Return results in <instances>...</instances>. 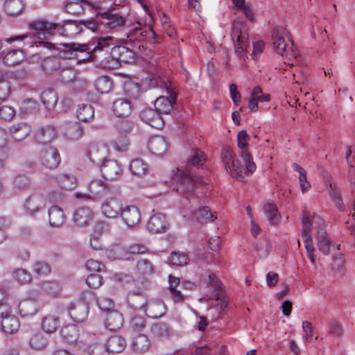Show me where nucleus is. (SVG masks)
Here are the masks:
<instances>
[{"instance_id": "nucleus-1", "label": "nucleus", "mask_w": 355, "mask_h": 355, "mask_svg": "<svg viewBox=\"0 0 355 355\" xmlns=\"http://www.w3.org/2000/svg\"><path fill=\"white\" fill-rule=\"evenodd\" d=\"M79 25H83L92 31L99 30L101 26L98 19L96 20L93 19L81 20L78 22L69 21L64 25L50 22L44 19H36L28 23V28L35 31L34 35L38 39L37 41L35 42L36 46H43L49 49H55V44L46 41V40L49 39L50 37L56 33L64 36L79 33Z\"/></svg>"}, {"instance_id": "nucleus-2", "label": "nucleus", "mask_w": 355, "mask_h": 355, "mask_svg": "<svg viewBox=\"0 0 355 355\" xmlns=\"http://www.w3.org/2000/svg\"><path fill=\"white\" fill-rule=\"evenodd\" d=\"M150 86L163 89L169 95V97L161 96L154 103L155 108L160 115L168 114L173 110L177 99V94L173 90L172 83L168 79L158 76L150 79Z\"/></svg>"}, {"instance_id": "nucleus-3", "label": "nucleus", "mask_w": 355, "mask_h": 355, "mask_svg": "<svg viewBox=\"0 0 355 355\" xmlns=\"http://www.w3.org/2000/svg\"><path fill=\"white\" fill-rule=\"evenodd\" d=\"M204 183L202 177L196 172H187L178 168L173 178V189L182 196L189 197L194 194L196 184Z\"/></svg>"}, {"instance_id": "nucleus-4", "label": "nucleus", "mask_w": 355, "mask_h": 355, "mask_svg": "<svg viewBox=\"0 0 355 355\" xmlns=\"http://www.w3.org/2000/svg\"><path fill=\"white\" fill-rule=\"evenodd\" d=\"M96 10V18L105 29L117 30L125 25V19L113 8H104L100 5L93 6Z\"/></svg>"}, {"instance_id": "nucleus-5", "label": "nucleus", "mask_w": 355, "mask_h": 355, "mask_svg": "<svg viewBox=\"0 0 355 355\" xmlns=\"http://www.w3.org/2000/svg\"><path fill=\"white\" fill-rule=\"evenodd\" d=\"M234 42L235 53L241 59L245 60L248 48L250 46L248 33L245 26L239 22L234 23L232 26L231 33Z\"/></svg>"}, {"instance_id": "nucleus-6", "label": "nucleus", "mask_w": 355, "mask_h": 355, "mask_svg": "<svg viewBox=\"0 0 355 355\" xmlns=\"http://www.w3.org/2000/svg\"><path fill=\"white\" fill-rule=\"evenodd\" d=\"M237 146L239 149V156L245 164V172L246 175L252 174L256 170V164L253 161L252 156L248 149L250 136L245 130L239 131L236 137Z\"/></svg>"}, {"instance_id": "nucleus-7", "label": "nucleus", "mask_w": 355, "mask_h": 355, "mask_svg": "<svg viewBox=\"0 0 355 355\" xmlns=\"http://www.w3.org/2000/svg\"><path fill=\"white\" fill-rule=\"evenodd\" d=\"M89 292H84L80 295V300L76 302H71L66 310L71 319L76 322H84L88 316L89 306L87 302V295Z\"/></svg>"}, {"instance_id": "nucleus-8", "label": "nucleus", "mask_w": 355, "mask_h": 355, "mask_svg": "<svg viewBox=\"0 0 355 355\" xmlns=\"http://www.w3.org/2000/svg\"><path fill=\"white\" fill-rule=\"evenodd\" d=\"M302 232L303 242L305 245L309 258L313 264L315 263V255L314 254L315 248L312 245V236L311 234V227L312 225V220L310 214L308 211L303 213L302 220Z\"/></svg>"}, {"instance_id": "nucleus-9", "label": "nucleus", "mask_w": 355, "mask_h": 355, "mask_svg": "<svg viewBox=\"0 0 355 355\" xmlns=\"http://www.w3.org/2000/svg\"><path fill=\"white\" fill-rule=\"evenodd\" d=\"M313 223L317 225L315 238L318 248L324 255H328L330 252L331 242L324 229V220L320 217L314 216Z\"/></svg>"}, {"instance_id": "nucleus-10", "label": "nucleus", "mask_w": 355, "mask_h": 355, "mask_svg": "<svg viewBox=\"0 0 355 355\" xmlns=\"http://www.w3.org/2000/svg\"><path fill=\"white\" fill-rule=\"evenodd\" d=\"M63 49L58 48V57L63 59L76 58L78 62L85 61L84 58H79V53H86L89 51V45L78 43H64L60 44Z\"/></svg>"}, {"instance_id": "nucleus-11", "label": "nucleus", "mask_w": 355, "mask_h": 355, "mask_svg": "<svg viewBox=\"0 0 355 355\" xmlns=\"http://www.w3.org/2000/svg\"><path fill=\"white\" fill-rule=\"evenodd\" d=\"M40 162L46 168H56L61 162L58 150L52 146L44 147L40 153Z\"/></svg>"}, {"instance_id": "nucleus-12", "label": "nucleus", "mask_w": 355, "mask_h": 355, "mask_svg": "<svg viewBox=\"0 0 355 355\" xmlns=\"http://www.w3.org/2000/svg\"><path fill=\"white\" fill-rule=\"evenodd\" d=\"M148 297L147 293L139 290H133L128 293L127 303L128 307L134 311H146Z\"/></svg>"}, {"instance_id": "nucleus-13", "label": "nucleus", "mask_w": 355, "mask_h": 355, "mask_svg": "<svg viewBox=\"0 0 355 355\" xmlns=\"http://www.w3.org/2000/svg\"><path fill=\"white\" fill-rule=\"evenodd\" d=\"M101 172L105 179L114 180L121 176V164L114 159H106L101 165Z\"/></svg>"}, {"instance_id": "nucleus-14", "label": "nucleus", "mask_w": 355, "mask_h": 355, "mask_svg": "<svg viewBox=\"0 0 355 355\" xmlns=\"http://www.w3.org/2000/svg\"><path fill=\"white\" fill-rule=\"evenodd\" d=\"M286 35V30L283 28L274 29L272 35L273 48L282 57H288L289 53L288 44L286 43L284 37Z\"/></svg>"}, {"instance_id": "nucleus-15", "label": "nucleus", "mask_w": 355, "mask_h": 355, "mask_svg": "<svg viewBox=\"0 0 355 355\" xmlns=\"http://www.w3.org/2000/svg\"><path fill=\"white\" fill-rule=\"evenodd\" d=\"M139 116L143 121L155 128L162 129L164 126V121L155 108L144 109Z\"/></svg>"}, {"instance_id": "nucleus-16", "label": "nucleus", "mask_w": 355, "mask_h": 355, "mask_svg": "<svg viewBox=\"0 0 355 355\" xmlns=\"http://www.w3.org/2000/svg\"><path fill=\"white\" fill-rule=\"evenodd\" d=\"M147 228L153 233L165 232L168 228V223L165 215L157 213L152 216L148 222Z\"/></svg>"}, {"instance_id": "nucleus-17", "label": "nucleus", "mask_w": 355, "mask_h": 355, "mask_svg": "<svg viewBox=\"0 0 355 355\" xmlns=\"http://www.w3.org/2000/svg\"><path fill=\"white\" fill-rule=\"evenodd\" d=\"M123 220L129 227H133L141 221V213L139 208L135 205H128L123 209L121 214Z\"/></svg>"}, {"instance_id": "nucleus-18", "label": "nucleus", "mask_w": 355, "mask_h": 355, "mask_svg": "<svg viewBox=\"0 0 355 355\" xmlns=\"http://www.w3.org/2000/svg\"><path fill=\"white\" fill-rule=\"evenodd\" d=\"M103 214L107 218H115L119 214H121L122 204L116 198L107 199L101 205Z\"/></svg>"}, {"instance_id": "nucleus-19", "label": "nucleus", "mask_w": 355, "mask_h": 355, "mask_svg": "<svg viewBox=\"0 0 355 355\" xmlns=\"http://www.w3.org/2000/svg\"><path fill=\"white\" fill-rule=\"evenodd\" d=\"M0 316L2 318L1 328L5 333L14 334L20 327V322L17 317L10 315L8 311H0Z\"/></svg>"}, {"instance_id": "nucleus-20", "label": "nucleus", "mask_w": 355, "mask_h": 355, "mask_svg": "<svg viewBox=\"0 0 355 355\" xmlns=\"http://www.w3.org/2000/svg\"><path fill=\"white\" fill-rule=\"evenodd\" d=\"M135 52L125 46H115L112 48V56L118 59L120 63L128 64L135 61Z\"/></svg>"}, {"instance_id": "nucleus-21", "label": "nucleus", "mask_w": 355, "mask_h": 355, "mask_svg": "<svg viewBox=\"0 0 355 355\" xmlns=\"http://www.w3.org/2000/svg\"><path fill=\"white\" fill-rule=\"evenodd\" d=\"M166 310V305L162 300H148L144 313L148 317L158 318L165 314Z\"/></svg>"}, {"instance_id": "nucleus-22", "label": "nucleus", "mask_w": 355, "mask_h": 355, "mask_svg": "<svg viewBox=\"0 0 355 355\" xmlns=\"http://www.w3.org/2000/svg\"><path fill=\"white\" fill-rule=\"evenodd\" d=\"M94 218V213L87 207L77 209L73 214V220L78 226L86 227L89 225Z\"/></svg>"}, {"instance_id": "nucleus-23", "label": "nucleus", "mask_w": 355, "mask_h": 355, "mask_svg": "<svg viewBox=\"0 0 355 355\" xmlns=\"http://www.w3.org/2000/svg\"><path fill=\"white\" fill-rule=\"evenodd\" d=\"M148 148L152 154L160 156L166 152L168 144L163 136H154L149 139Z\"/></svg>"}, {"instance_id": "nucleus-24", "label": "nucleus", "mask_w": 355, "mask_h": 355, "mask_svg": "<svg viewBox=\"0 0 355 355\" xmlns=\"http://www.w3.org/2000/svg\"><path fill=\"white\" fill-rule=\"evenodd\" d=\"M65 220L66 215L60 207L53 205L49 209V222L51 227H61Z\"/></svg>"}, {"instance_id": "nucleus-25", "label": "nucleus", "mask_w": 355, "mask_h": 355, "mask_svg": "<svg viewBox=\"0 0 355 355\" xmlns=\"http://www.w3.org/2000/svg\"><path fill=\"white\" fill-rule=\"evenodd\" d=\"M112 111L116 116H128L132 112L131 103L125 98H118L113 103Z\"/></svg>"}, {"instance_id": "nucleus-26", "label": "nucleus", "mask_w": 355, "mask_h": 355, "mask_svg": "<svg viewBox=\"0 0 355 355\" xmlns=\"http://www.w3.org/2000/svg\"><path fill=\"white\" fill-rule=\"evenodd\" d=\"M205 161L204 153L198 148H192L191 150V155L189 158L185 170L187 172H193L192 171L193 167L199 168L202 166Z\"/></svg>"}, {"instance_id": "nucleus-27", "label": "nucleus", "mask_w": 355, "mask_h": 355, "mask_svg": "<svg viewBox=\"0 0 355 355\" xmlns=\"http://www.w3.org/2000/svg\"><path fill=\"white\" fill-rule=\"evenodd\" d=\"M123 316L121 313L116 310H112L107 312L105 326L110 331H116L123 326Z\"/></svg>"}, {"instance_id": "nucleus-28", "label": "nucleus", "mask_w": 355, "mask_h": 355, "mask_svg": "<svg viewBox=\"0 0 355 355\" xmlns=\"http://www.w3.org/2000/svg\"><path fill=\"white\" fill-rule=\"evenodd\" d=\"M114 38L111 36L101 37L98 38L97 44L92 50L87 51V56L85 58V60H92L94 59L95 53L98 51H103L105 49H109L114 43Z\"/></svg>"}, {"instance_id": "nucleus-29", "label": "nucleus", "mask_w": 355, "mask_h": 355, "mask_svg": "<svg viewBox=\"0 0 355 355\" xmlns=\"http://www.w3.org/2000/svg\"><path fill=\"white\" fill-rule=\"evenodd\" d=\"M105 149L103 146L92 144L87 151V156L94 164H102L105 159Z\"/></svg>"}, {"instance_id": "nucleus-30", "label": "nucleus", "mask_w": 355, "mask_h": 355, "mask_svg": "<svg viewBox=\"0 0 355 355\" xmlns=\"http://www.w3.org/2000/svg\"><path fill=\"white\" fill-rule=\"evenodd\" d=\"M10 132L15 139L21 141L26 138L31 132V126L25 122L18 123L11 125L9 128Z\"/></svg>"}, {"instance_id": "nucleus-31", "label": "nucleus", "mask_w": 355, "mask_h": 355, "mask_svg": "<svg viewBox=\"0 0 355 355\" xmlns=\"http://www.w3.org/2000/svg\"><path fill=\"white\" fill-rule=\"evenodd\" d=\"M45 202L42 196L40 194L34 193L31 195L25 203V209L31 214H33L43 208Z\"/></svg>"}, {"instance_id": "nucleus-32", "label": "nucleus", "mask_w": 355, "mask_h": 355, "mask_svg": "<svg viewBox=\"0 0 355 355\" xmlns=\"http://www.w3.org/2000/svg\"><path fill=\"white\" fill-rule=\"evenodd\" d=\"M126 345V340L123 336L114 335L107 340L106 347L108 352L120 353L125 349Z\"/></svg>"}, {"instance_id": "nucleus-33", "label": "nucleus", "mask_w": 355, "mask_h": 355, "mask_svg": "<svg viewBox=\"0 0 355 355\" xmlns=\"http://www.w3.org/2000/svg\"><path fill=\"white\" fill-rule=\"evenodd\" d=\"M56 135L53 126L46 125L41 127L35 133V139L37 142L45 144L50 142Z\"/></svg>"}, {"instance_id": "nucleus-34", "label": "nucleus", "mask_w": 355, "mask_h": 355, "mask_svg": "<svg viewBox=\"0 0 355 355\" xmlns=\"http://www.w3.org/2000/svg\"><path fill=\"white\" fill-rule=\"evenodd\" d=\"M84 128L78 122H69L64 125V134L70 139H78L83 137Z\"/></svg>"}, {"instance_id": "nucleus-35", "label": "nucleus", "mask_w": 355, "mask_h": 355, "mask_svg": "<svg viewBox=\"0 0 355 355\" xmlns=\"http://www.w3.org/2000/svg\"><path fill=\"white\" fill-rule=\"evenodd\" d=\"M150 345V339L144 334H139L136 336L131 344L133 350L138 354H144L148 352Z\"/></svg>"}, {"instance_id": "nucleus-36", "label": "nucleus", "mask_w": 355, "mask_h": 355, "mask_svg": "<svg viewBox=\"0 0 355 355\" xmlns=\"http://www.w3.org/2000/svg\"><path fill=\"white\" fill-rule=\"evenodd\" d=\"M10 74L4 70H0V100L5 101L10 95Z\"/></svg>"}, {"instance_id": "nucleus-37", "label": "nucleus", "mask_w": 355, "mask_h": 355, "mask_svg": "<svg viewBox=\"0 0 355 355\" xmlns=\"http://www.w3.org/2000/svg\"><path fill=\"white\" fill-rule=\"evenodd\" d=\"M60 334L65 342L74 343L79 338V329L76 324H67L61 329Z\"/></svg>"}, {"instance_id": "nucleus-38", "label": "nucleus", "mask_w": 355, "mask_h": 355, "mask_svg": "<svg viewBox=\"0 0 355 355\" xmlns=\"http://www.w3.org/2000/svg\"><path fill=\"white\" fill-rule=\"evenodd\" d=\"M24 8L23 0H6L4 10L8 15L15 17L20 15Z\"/></svg>"}, {"instance_id": "nucleus-39", "label": "nucleus", "mask_w": 355, "mask_h": 355, "mask_svg": "<svg viewBox=\"0 0 355 355\" xmlns=\"http://www.w3.org/2000/svg\"><path fill=\"white\" fill-rule=\"evenodd\" d=\"M25 58L24 53L21 49H13L8 51L3 57V62L8 66H14L19 64Z\"/></svg>"}, {"instance_id": "nucleus-40", "label": "nucleus", "mask_w": 355, "mask_h": 355, "mask_svg": "<svg viewBox=\"0 0 355 355\" xmlns=\"http://www.w3.org/2000/svg\"><path fill=\"white\" fill-rule=\"evenodd\" d=\"M77 118L82 121L87 122L94 116V108L91 104H81L76 110Z\"/></svg>"}, {"instance_id": "nucleus-41", "label": "nucleus", "mask_w": 355, "mask_h": 355, "mask_svg": "<svg viewBox=\"0 0 355 355\" xmlns=\"http://www.w3.org/2000/svg\"><path fill=\"white\" fill-rule=\"evenodd\" d=\"M19 311L23 317L31 316L37 312L38 306L34 300H24L19 303Z\"/></svg>"}, {"instance_id": "nucleus-42", "label": "nucleus", "mask_w": 355, "mask_h": 355, "mask_svg": "<svg viewBox=\"0 0 355 355\" xmlns=\"http://www.w3.org/2000/svg\"><path fill=\"white\" fill-rule=\"evenodd\" d=\"M193 217L200 223L212 222L217 218L216 216L211 212L209 207L199 208L193 213Z\"/></svg>"}, {"instance_id": "nucleus-43", "label": "nucleus", "mask_w": 355, "mask_h": 355, "mask_svg": "<svg viewBox=\"0 0 355 355\" xmlns=\"http://www.w3.org/2000/svg\"><path fill=\"white\" fill-rule=\"evenodd\" d=\"M156 33L150 27H146L145 29L141 28H135L130 35L131 39L133 38L140 42L154 39Z\"/></svg>"}, {"instance_id": "nucleus-44", "label": "nucleus", "mask_w": 355, "mask_h": 355, "mask_svg": "<svg viewBox=\"0 0 355 355\" xmlns=\"http://www.w3.org/2000/svg\"><path fill=\"white\" fill-rule=\"evenodd\" d=\"M89 189L94 196H103L110 191V187L103 180H92L89 184Z\"/></svg>"}, {"instance_id": "nucleus-45", "label": "nucleus", "mask_w": 355, "mask_h": 355, "mask_svg": "<svg viewBox=\"0 0 355 355\" xmlns=\"http://www.w3.org/2000/svg\"><path fill=\"white\" fill-rule=\"evenodd\" d=\"M151 331L154 336L159 338H167L171 336V329L165 322H157L153 324Z\"/></svg>"}, {"instance_id": "nucleus-46", "label": "nucleus", "mask_w": 355, "mask_h": 355, "mask_svg": "<svg viewBox=\"0 0 355 355\" xmlns=\"http://www.w3.org/2000/svg\"><path fill=\"white\" fill-rule=\"evenodd\" d=\"M60 321L59 317L47 315L42 320V328L47 333H53L60 327Z\"/></svg>"}, {"instance_id": "nucleus-47", "label": "nucleus", "mask_w": 355, "mask_h": 355, "mask_svg": "<svg viewBox=\"0 0 355 355\" xmlns=\"http://www.w3.org/2000/svg\"><path fill=\"white\" fill-rule=\"evenodd\" d=\"M41 100L46 108L51 110L53 109L57 104L58 97L56 92L53 89H49L44 91L42 93Z\"/></svg>"}, {"instance_id": "nucleus-48", "label": "nucleus", "mask_w": 355, "mask_h": 355, "mask_svg": "<svg viewBox=\"0 0 355 355\" xmlns=\"http://www.w3.org/2000/svg\"><path fill=\"white\" fill-rule=\"evenodd\" d=\"M263 211L272 225H277L279 222L280 215L278 213L277 206L274 203L268 202L265 204Z\"/></svg>"}, {"instance_id": "nucleus-49", "label": "nucleus", "mask_w": 355, "mask_h": 355, "mask_svg": "<svg viewBox=\"0 0 355 355\" xmlns=\"http://www.w3.org/2000/svg\"><path fill=\"white\" fill-rule=\"evenodd\" d=\"M130 170L134 175L142 176L148 171V165L141 159H135L130 164Z\"/></svg>"}, {"instance_id": "nucleus-50", "label": "nucleus", "mask_w": 355, "mask_h": 355, "mask_svg": "<svg viewBox=\"0 0 355 355\" xmlns=\"http://www.w3.org/2000/svg\"><path fill=\"white\" fill-rule=\"evenodd\" d=\"M168 261L171 265L181 267L186 266L189 263V259L187 254L184 252H173L168 257Z\"/></svg>"}, {"instance_id": "nucleus-51", "label": "nucleus", "mask_w": 355, "mask_h": 355, "mask_svg": "<svg viewBox=\"0 0 355 355\" xmlns=\"http://www.w3.org/2000/svg\"><path fill=\"white\" fill-rule=\"evenodd\" d=\"M84 5H90V3L87 0L69 1L67 3L65 10L68 13L79 15L84 11Z\"/></svg>"}, {"instance_id": "nucleus-52", "label": "nucleus", "mask_w": 355, "mask_h": 355, "mask_svg": "<svg viewBox=\"0 0 355 355\" xmlns=\"http://www.w3.org/2000/svg\"><path fill=\"white\" fill-rule=\"evenodd\" d=\"M112 147L120 152L126 151L130 145L128 137L125 134H119L117 137L111 142Z\"/></svg>"}, {"instance_id": "nucleus-53", "label": "nucleus", "mask_w": 355, "mask_h": 355, "mask_svg": "<svg viewBox=\"0 0 355 355\" xmlns=\"http://www.w3.org/2000/svg\"><path fill=\"white\" fill-rule=\"evenodd\" d=\"M95 87L101 94L108 93L112 87V82L108 76H102L95 81Z\"/></svg>"}, {"instance_id": "nucleus-54", "label": "nucleus", "mask_w": 355, "mask_h": 355, "mask_svg": "<svg viewBox=\"0 0 355 355\" xmlns=\"http://www.w3.org/2000/svg\"><path fill=\"white\" fill-rule=\"evenodd\" d=\"M124 90L125 94L132 99L139 98L141 94V86L133 82L125 83L124 85Z\"/></svg>"}, {"instance_id": "nucleus-55", "label": "nucleus", "mask_w": 355, "mask_h": 355, "mask_svg": "<svg viewBox=\"0 0 355 355\" xmlns=\"http://www.w3.org/2000/svg\"><path fill=\"white\" fill-rule=\"evenodd\" d=\"M60 58L57 56L48 57L42 62V68L46 73H53L60 69Z\"/></svg>"}, {"instance_id": "nucleus-56", "label": "nucleus", "mask_w": 355, "mask_h": 355, "mask_svg": "<svg viewBox=\"0 0 355 355\" xmlns=\"http://www.w3.org/2000/svg\"><path fill=\"white\" fill-rule=\"evenodd\" d=\"M230 166L231 170L229 171H230L231 175L235 178H237L240 181L245 182V180L243 175V168L240 161L234 157L230 164Z\"/></svg>"}, {"instance_id": "nucleus-57", "label": "nucleus", "mask_w": 355, "mask_h": 355, "mask_svg": "<svg viewBox=\"0 0 355 355\" xmlns=\"http://www.w3.org/2000/svg\"><path fill=\"white\" fill-rule=\"evenodd\" d=\"M59 182L63 189L70 191L76 187V178L73 175L64 174L60 176Z\"/></svg>"}, {"instance_id": "nucleus-58", "label": "nucleus", "mask_w": 355, "mask_h": 355, "mask_svg": "<svg viewBox=\"0 0 355 355\" xmlns=\"http://www.w3.org/2000/svg\"><path fill=\"white\" fill-rule=\"evenodd\" d=\"M135 128V123L130 119H123L117 122L116 128L119 134H128L131 133Z\"/></svg>"}, {"instance_id": "nucleus-59", "label": "nucleus", "mask_w": 355, "mask_h": 355, "mask_svg": "<svg viewBox=\"0 0 355 355\" xmlns=\"http://www.w3.org/2000/svg\"><path fill=\"white\" fill-rule=\"evenodd\" d=\"M137 270L141 275H150L153 272L154 267L150 260L142 259L138 261Z\"/></svg>"}, {"instance_id": "nucleus-60", "label": "nucleus", "mask_w": 355, "mask_h": 355, "mask_svg": "<svg viewBox=\"0 0 355 355\" xmlns=\"http://www.w3.org/2000/svg\"><path fill=\"white\" fill-rule=\"evenodd\" d=\"M130 326L133 331H139L146 327V320L143 316L135 315L131 318Z\"/></svg>"}, {"instance_id": "nucleus-61", "label": "nucleus", "mask_w": 355, "mask_h": 355, "mask_svg": "<svg viewBox=\"0 0 355 355\" xmlns=\"http://www.w3.org/2000/svg\"><path fill=\"white\" fill-rule=\"evenodd\" d=\"M89 355H109L106 345L101 343H96L89 347Z\"/></svg>"}, {"instance_id": "nucleus-62", "label": "nucleus", "mask_w": 355, "mask_h": 355, "mask_svg": "<svg viewBox=\"0 0 355 355\" xmlns=\"http://www.w3.org/2000/svg\"><path fill=\"white\" fill-rule=\"evenodd\" d=\"M234 157H236V155L232 150L227 148L223 149L221 152V159L227 171H229V170H231L230 164L232 162Z\"/></svg>"}, {"instance_id": "nucleus-63", "label": "nucleus", "mask_w": 355, "mask_h": 355, "mask_svg": "<svg viewBox=\"0 0 355 355\" xmlns=\"http://www.w3.org/2000/svg\"><path fill=\"white\" fill-rule=\"evenodd\" d=\"M103 280V277L100 274L92 273L86 279V283L91 288L96 289L102 285Z\"/></svg>"}, {"instance_id": "nucleus-64", "label": "nucleus", "mask_w": 355, "mask_h": 355, "mask_svg": "<svg viewBox=\"0 0 355 355\" xmlns=\"http://www.w3.org/2000/svg\"><path fill=\"white\" fill-rule=\"evenodd\" d=\"M15 279L22 284H27L32 280L31 275L24 269H17L13 273Z\"/></svg>"}]
</instances>
